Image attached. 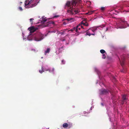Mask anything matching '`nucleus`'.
<instances>
[{
    "label": "nucleus",
    "mask_w": 129,
    "mask_h": 129,
    "mask_svg": "<svg viewBox=\"0 0 129 129\" xmlns=\"http://www.w3.org/2000/svg\"><path fill=\"white\" fill-rule=\"evenodd\" d=\"M126 24H127V21L121 20H120L119 22L116 24L117 28H126L127 27L126 25Z\"/></svg>",
    "instance_id": "nucleus-2"
},
{
    "label": "nucleus",
    "mask_w": 129,
    "mask_h": 129,
    "mask_svg": "<svg viewBox=\"0 0 129 129\" xmlns=\"http://www.w3.org/2000/svg\"><path fill=\"white\" fill-rule=\"evenodd\" d=\"M32 34H31V35H29L28 37V38H30V37H32L31 38V39H29V40H33V37H34V36H33V37H32Z\"/></svg>",
    "instance_id": "nucleus-17"
},
{
    "label": "nucleus",
    "mask_w": 129,
    "mask_h": 129,
    "mask_svg": "<svg viewBox=\"0 0 129 129\" xmlns=\"http://www.w3.org/2000/svg\"><path fill=\"white\" fill-rule=\"evenodd\" d=\"M99 27H100V26L93 27L92 28H93L92 29H91L90 28H89L87 31L89 30L90 29L92 31L94 32L95 30H97V28Z\"/></svg>",
    "instance_id": "nucleus-12"
},
{
    "label": "nucleus",
    "mask_w": 129,
    "mask_h": 129,
    "mask_svg": "<svg viewBox=\"0 0 129 129\" xmlns=\"http://www.w3.org/2000/svg\"><path fill=\"white\" fill-rule=\"evenodd\" d=\"M93 11L89 12L88 13H86V14H88L89 15H90V14H91L93 13Z\"/></svg>",
    "instance_id": "nucleus-25"
},
{
    "label": "nucleus",
    "mask_w": 129,
    "mask_h": 129,
    "mask_svg": "<svg viewBox=\"0 0 129 129\" xmlns=\"http://www.w3.org/2000/svg\"><path fill=\"white\" fill-rule=\"evenodd\" d=\"M124 58L122 60V61H120V63L121 65L122 66H123L124 63Z\"/></svg>",
    "instance_id": "nucleus-16"
},
{
    "label": "nucleus",
    "mask_w": 129,
    "mask_h": 129,
    "mask_svg": "<svg viewBox=\"0 0 129 129\" xmlns=\"http://www.w3.org/2000/svg\"><path fill=\"white\" fill-rule=\"evenodd\" d=\"M80 25H81L80 23L76 27H75L76 28V31L77 32H79V30H80L81 28L79 27L80 26Z\"/></svg>",
    "instance_id": "nucleus-8"
},
{
    "label": "nucleus",
    "mask_w": 129,
    "mask_h": 129,
    "mask_svg": "<svg viewBox=\"0 0 129 129\" xmlns=\"http://www.w3.org/2000/svg\"><path fill=\"white\" fill-rule=\"evenodd\" d=\"M76 4L77 2L75 0H72L71 2L68 1L66 4L65 8H67V11L68 13L72 15L76 14L80 12L78 9H75L73 8V6H76Z\"/></svg>",
    "instance_id": "nucleus-1"
},
{
    "label": "nucleus",
    "mask_w": 129,
    "mask_h": 129,
    "mask_svg": "<svg viewBox=\"0 0 129 129\" xmlns=\"http://www.w3.org/2000/svg\"><path fill=\"white\" fill-rule=\"evenodd\" d=\"M62 126L64 128H66L68 127V124L66 123H64L63 124Z\"/></svg>",
    "instance_id": "nucleus-14"
},
{
    "label": "nucleus",
    "mask_w": 129,
    "mask_h": 129,
    "mask_svg": "<svg viewBox=\"0 0 129 129\" xmlns=\"http://www.w3.org/2000/svg\"><path fill=\"white\" fill-rule=\"evenodd\" d=\"M46 71H49L50 73H54V68H52L51 69H49L46 70Z\"/></svg>",
    "instance_id": "nucleus-13"
},
{
    "label": "nucleus",
    "mask_w": 129,
    "mask_h": 129,
    "mask_svg": "<svg viewBox=\"0 0 129 129\" xmlns=\"http://www.w3.org/2000/svg\"><path fill=\"white\" fill-rule=\"evenodd\" d=\"M28 29L30 31V32L31 33L34 32L35 30L34 28L33 27L28 28Z\"/></svg>",
    "instance_id": "nucleus-10"
},
{
    "label": "nucleus",
    "mask_w": 129,
    "mask_h": 129,
    "mask_svg": "<svg viewBox=\"0 0 129 129\" xmlns=\"http://www.w3.org/2000/svg\"><path fill=\"white\" fill-rule=\"evenodd\" d=\"M76 28L75 27H74L73 28L71 29L69 31H71L72 32H73L75 30L76 31Z\"/></svg>",
    "instance_id": "nucleus-20"
},
{
    "label": "nucleus",
    "mask_w": 129,
    "mask_h": 129,
    "mask_svg": "<svg viewBox=\"0 0 129 129\" xmlns=\"http://www.w3.org/2000/svg\"><path fill=\"white\" fill-rule=\"evenodd\" d=\"M121 72L124 73V72H125V71H124L123 70H121Z\"/></svg>",
    "instance_id": "nucleus-32"
},
{
    "label": "nucleus",
    "mask_w": 129,
    "mask_h": 129,
    "mask_svg": "<svg viewBox=\"0 0 129 129\" xmlns=\"http://www.w3.org/2000/svg\"><path fill=\"white\" fill-rule=\"evenodd\" d=\"M126 26L127 25V26H129V24L127 23V24H126Z\"/></svg>",
    "instance_id": "nucleus-31"
},
{
    "label": "nucleus",
    "mask_w": 129,
    "mask_h": 129,
    "mask_svg": "<svg viewBox=\"0 0 129 129\" xmlns=\"http://www.w3.org/2000/svg\"><path fill=\"white\" fill-rule=\"evenodd\" d=\"M50 50V48H48L47 50L45 51V54H46V53H49Z\"/></svg>",
    "instance_id": "nucleus-15"
},
{
    "label": "nucleus",
    "mask_w": 129,
    "mask_h": 129,
    "mask_svg": "<svg viewBox=\"0 0 129 129\" xmlns=\"http://www.w3.org/2000/svg\"><path fill=\"white\" fill-rule=\"evenodd\" d=\"M41 69H42V70H41H41H39V72L41 73H42L43 72H44V71L43 70L44 69H43V67H42Z\"/></svg>",
    "instance_id": "nucleus-18"
},
{
    "label": "nucleus",
    "mask_w": 129,
    "mask_h": 129,
    "mask_svg": "<svg viewBox=\"0 0 129 129\" xmlns=\"http://www.w3.org/2000/svg\"><path fill=\"white\" fill-rule=\"evenodd\" d=\"M80 23L81 24V25H80V26L81 27V28H82L83 29H84V28H83V26L82 25V24H81V23Z\"/></svg>",
    "instance_id": "nucleus-30"
},
{
    "label": "nucleus",
    "mask_w": 129,
    "mask_h": 129,
    "mask_svg": "<svg viewBox=\"0 0 129 129\" xmlns=\"http://www.w3.org/2000/svg\"><path fill=\"white\" fill-rule=\"evenodd\" d=\"M122 100L121 103L123 104L125 102H126L127 100V98L126 96L125 95H123L122 96Z\"/></svg>",
    "instance_id": "nucleus-5"
},
{
    "label": "nucleus",
    "mask_w": 129,
    "mask_h": 129,
    "mask_svg": "<svg viewBox=\"0 0 129 129\" xmlns=\"http://www.w3.org/2000/svg\"><path fill=\"white\" fill-rule=\"evenodd\" d=\"M34 19L33 18H31L30 19V22L31 24H33V21L32 20H34Z\"/></svg>",
    "instance_id": "nucleus-19"
},
{
    "label": "nucleus",
    "mask_w": 129,
    "mask_h": 129,
    "mask_svg": "<svg viewBox=\"0 0 129 129\" xmlns=\"http://www.w3.org/2000/svg\"><path fill=\"white\" fill-rule=\"evenodd\" d=\"M108 93V91L105 89L102 90L100 92L101 94H105Z\"/></svg>",
    "instance_id": "nucleus-7"
},
{
    "label": "nucleus",
    "mask_w": 129,
    "mask_h": 129,
    "mask_svg": "<svg viewBox=\"0 0 129 129\" xmlns=\"http://www.w3.org/2000/svg\"><path fill=\"white\" fill-rule=\"evenodd\" d=\"M63 47H61L59 49V50H60L61 49H63Z\"/></svg>",
    "instance_id": "nucleus-33"
},
{
    "label": "nucleus",
    "mask_w": 129,
    "mask_h": 129,
    "mask_svg": "<svg viewBox=\"0 0 129 129\" xmlns=\"http://www.w3.org/2000/svg\"><path fill=\"white\" fill-rule=\"evenodd\" d=\"M91 35H95V33L92 34H91Z\"/></svg>",
    "instance_id": "nucleus-34"
},
{
    "label": "nucleus",
    "mask_w": 129,
    "mask_h": 129,
    "mask_svg": "<svg viewBox=\"0 0 129 129\" xmlns=\"http://www.w3.org/2000/svg\"><path fill=\"white\" fill-rule=\"evenodd\" d=\"M80 23L85 26H87L89 25L88 24L86 21V19H84Z\"/></svg>",
    "instance_id": "nucleus-6"
},
{
    "label": "nucleus",
    "mask_w": 129,
    "mask_h": 129,
    "mask_svg": "<svg viewBox=\"0 0 129 129\" xmlns=\"http://www.w3.org/2000/svg\"><path fill=\"white\" fill-rule=\"evenodd\" d=\"M59 16H58V15H55V16H54V18H55V17H58Z\"/></svg>",
    "instance_id": "nucleus-29"
},
{
    "label": "nucleus",
    "mask_w": 129,
    "mask_h": 129,
    "mask_svg": "<svg viewBox=\"0 0 129 129\" xmlns=\"http://www.w3.org/2000/svg\"><path fill=\"white\" fill-rule=\"evenodd\" d=\"M102 56H103L102 58H103L105 59V58L106 57V55L105 54H103L102 55Z\"/></svg>",
    "instance_id": "nucleus-24"
},
{
    "label": "nucleus",
    "mask_w": 129,
    "mask_h": 129,
    "mask_svg": "<svg viewBox=\"0 0 129 129\" xmlns=\"http://www.w3.org/2000/svg\"><path fill=\"white\" fill-rule=\"evenodd\" d=\"M62 64H64V60H62Z\"/></svg>",
    "instance_id": "nucleus-28"
},
{
    "label": "nucleus",
    "mask_w": 129,
    "mask_h": 129,
    "mask_svg": "<svg viewBox=\"0 0 129 129\" xmlns=\"http://www.w3.org/2000/svg\"><path fill=\"white\" fill-rule=\"evenodd\" d=\"M19 9L20 11H22L23 10V9L21 7H19Z\"/></svg>",
    "instance_id": "nucleus-27"
},
{
    "label": "nucleus",
    "mask_w": 129,
    "mask_h": 129,
    "mask_svg": "<svg viewBox=\"0 0 129 129\" xmlns=\"http://www.w3.org/2000/svg\"><path fill=\"white\" fill-rule=\"evenodd\" d=\"M101 9L102 11H103L105 9V8L104 7H102L101 8Z\"/></svg>",
    "instance_id": "nucleus-26"
},
{
    "label": "nucleus",
    "mask_w": 129,
    "mask_h": 129,
    "mask_svg": "<svg viewBox=\"0 0 129 129\" xmlns=\"http://www.w3.org/2000/svg\"><path fill=\"white\" fill-rule=\"evenodd\" d=\"M101 104L102 105V106H103V103H102Z\"/></svg>",
    "instance_id": "nucleus-35"
},
{
    "label": "nucleus",
    "mask_w": 129,
    "mask_h": 129,
    "mask_svg": "<svg viewBox=\"0 0 129 129\" xmlns=\"http://www.w3.org/2000/svg\"><path fill=\"white\" fill-rule=\"evenodd\" d=\"M86 35L90 36L91 35V34H90L89 31H87L86 32Z\"/></svg>",
    "instance_id": "nucleus-22"
},
{
    "label": "nucleus",
    "mask_w": 129,
    "mask_h": 129,
    "mask_svg": "<svg viewBox=\"0 0 129 129\" xmlns=\"http://www.w3.org/2000/svg\"><path fill=\"white\" fill-rule=\"evenodd\" d=\"M66 20L71 22L74 21V19L73 18H68L66 19Z\"/></svg>",
    "instance_id": "nucleus-11"
},
{
    "label": "nucleus",
    "mask_w": 129,
    "mask_h": 129,
    "mask_svg": "<svg viewBox=\"0 0 129 129\" xmlns=\"http://www.w3.org/2000/svg\"><path fill=\"white\" fill-rule=\"evenodd\" d=\"M47 20V19H45L44 18H42V22H45Z\"/></svg>",
    "instance_id": "nucleus-23"
},
{
    "label": "nucleus",
    "mask_w": 129,
    "mask_h": 129,
    "mask_svg": "<svg viewBox=\"0 0 129 129\" xmlns=\"http://www.w3.org/2000/svg\"><path fill=\"white\" fill-rule=\"evenodd\" d=\"M100 52L102 54H103L105 53V51L103 49L101 50H100Z\"/></svg>",
    "instance_id": "nucleus-21"
},
{
    "label": "nucleus",
    "mask_w": 129,
    "mask_h": 129,
    "mask_svg": "<svg viewBox=\"0 0 129 129\" xmlns=\"http://www.w3.org/2000/svg\"><path fill=\"white\" fill-rule=\"evenodd\" d=\"M52 24L53 25L54 24V22L52 21H49L47 23V24L45 25V27L50 26V24Z\"/></svg>",
    "instance_id": "nucleus-9"
},
{
    "label": "nucleus",
    "mask_w": 129,
    "mask_h": 129,
    "mask_svg": "<svg viewBox=\"0 0 129 129\" xmlns=\"http://www.w3.org/2000/svg\"><path fill=\"white\" fill-rule=\"evenodd\" d=\"M34 0H27L26 1L25 3V6H27L30 4H31V6L30 5L28 6V8H33L36 6L37 4L36 3L34 4L33 3V2Z\"/></svg>",
    "instance_id": "nucleus-3"
},
{
    "label": "nucleus",
    "mask_w": 129,
    "mask_h": 129,
    "mask_svg": "<svg viewBox=\"0 0 129 129\" xmlns=\"http://www.w3.org/2000/svg\"><path fill=\"white\" fill-rule=\"evenodd\" d=\"M43 35L41 33L38 34L36 37L34 38V40L36 41H38L42 40L43 39Z\"/></svg>",
    "instance_id": "nucleus-4"
}]
</instances>
